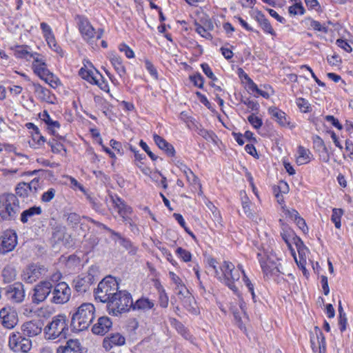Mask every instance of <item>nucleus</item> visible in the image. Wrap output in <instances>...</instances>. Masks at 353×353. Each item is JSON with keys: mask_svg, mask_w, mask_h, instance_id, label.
Returning <instances> with one entry per match:
<instances>
[{"mask_svg": "<svg viewBox=\"0 0 353 353\" xmlns=\"http://www.w3.org/2000/svg\"><path fill=\"white\" fill-rule=\"evenodd\" d=\"M176 253L183 261L188 262L191 261L192 254L189 251L179 247L176 249Z\"/></svg>", "mask_w": 353, "mask_h": 353, "instance_id": "obj_51", "label": "nucleus"}, {"mask_svg": "<svg viewBox=\"0 0 353 353\" xmlns=\"http://www.w3.org/2000/svg\"><path fill=\"white\" fill-rule=\"evenodd\" d=\"M85 196L94 210L97 212H102L103 211V204L97 197L88 193H85Z\"/></svg>", "mask_w": 353, "mask_h": 353, "instance_id": "obj_37", "label": "nucleus"}, {"mask_svg": "<svg viewBox=\"0 0 353 353\" xmlns=\"http://www.w3.org/2000/svg\"><path fill=\"white\" fill-rule=\"evenodd\" d=\"M119 50L121 52H123L128 59H132L134 57L133 50L125 43H121L119 46Z\"/></svg>", "mask_w": 353, "mask_h": 353, "instance_id": "obj_62", "label": "nucleus"}, {"mask_svg": "<svg viewBox=\"0 0 353 353\" xmlns=\"http://www.w3.org/2000/svg\"><path fill=\"white\" fill-rule=\"evenodd\" d=\"M339 329L341 332H343L346 329L347 325V317L343 310H339Z\"/></svg>", "mask_w": 353, "mask_h": 353, "instance_id": "obj_63", "label": "nucleus"}, {"mask_svg": "<svg viewBox=\"0 0 353 353\" xmlns=\"http://www.w3.org/2000/svg\"><path fill=\"white\" fill-rule=\"evenodd\" d=\"M41 119L47 124L48 132L52 135L55 136L57 130L60 128V123L57 121H53L48 112L44 110L42 114H40Z\"/></svg>", "mask_w": 353, "mask_h": 353, "instance_id": "obj_31", "label": "nucleus"}, {"mask_svg": "<svg viewBox=\"0 0 353 353\" xmlns=\"http://www.w3.org/2000/svg\"><path fill=\"white\" fill-rule=\"evenodd\" d=\"M314 331L319 343V348L321 352V349L323 350L325 349V339L322 332L317 327H315Z\"/></svg>", "mask_w": 353, "mask_h": 353, "instance_id": "obj_49", "label": "nucleus"}, {"mask_svg": "<svg viewBox=\"0 0 353 353\" xmlns=\"http://www.w3.org/2000/svg\"><path fill=\"white\" fill-rule=\"evenodd\" d=\"M17 245V236L15 233H5L0 242V252L6 253L12 251Z\"/></svg>", "mask_w": 353, "mask_h": 353, "instance_id": "obj_22", "label": "nucleus"}, {"mask_svg": "<svg viewBox=\"0 0 353 353\" xmlns=\"http://www.w3.org/2000/svg\"><path fill=\"white\" fill-rule=\"evenodd\" d=\"M170 324L177 330V332L181 334L185 339H188L190 337V333L181 322L173 318L170 319Z\"/></svg>", "mask_w": 353, "mask_h": 353, "instance_id": "obj_39", "label": "nucleus"}, {"mask_svg": "<svg viewBox=\"0 0 353 353\" xmlns=\"http://www.w3.org/2000/svg\"><path fill=\"white\" fill-rule=\"evenodd\" d=\"M240 196L241 199V205L244 214L249 219H254L255 217V214L254 211L251 209L252 203L249 198L248 197L245 192L241 191L240 192Z\"/></svg>", "mask_w": 353, "mask_h": 353, "instance_id": "obj_32", "label": "nucleus"}, {"mask_svg": "<svg viewBox=\"0 0 353 353\" xmlns=\"http://www.w3.org/2000/svg\"><path fill=\"white\" fill-rule=\"evenodd\" d=\"M153 139L159 148L163 150L168 157H174L175 155L174 146L171 143H168L165 139L157 134H154L153 135Z\"/></svg>", "mask_w": 353, "mask_h": 353, "instance_id": "obj_29", "label": "nucleus"}, {"mask_svg": "<svg viewBox=\"0 0 353 353\" xmlns=\"http://www.w3.org/2000/svg\"><path fill=\"white\" fill-rule=\"evenodd\" d=\"M64 216L66 217L68 224L72 227L77 225L81 221V216L75 212L65 214Z\"/></svg>", "mask_w": 353, "mask_h": 353, "instance_id": "obj_45", "label": "nucleus"}, {"mask_svg": "<svg viewBox=\"0 0 353 353\" xmlns=\"http://www.w3.org/2000/svg\"><path fill=\"white\" fill-rule=\"evenodd\" d=\"M33 59L32 68L34 72L41 79L46 75L49 76L50 70L47 68V65L43 56L37 53Z\"/></svg>", "mask_w": 353, "mask_h": 353, "instance_id": "obj_23", "label": "nucleus"}, {"mask_svg": "<svg viewBox=\"0 0 353 353\" xmlns=\"http://www.w3.org/2000/svg\"><path fill=\"white\" fill-rule=\"evenodd\" d=\"M55 194L56 190L54 188H50L48 191L43 193L41 200L42 202L48 203L54 199Z\"/></svg>", "mask_w": 353, "mask_h": 353, "instance_id": "obj_56", "label": "nucleus"}, {"mask_svg": "<svg viewBox=\"0 0 353 353\" xmlns=\"http://www.w3.org/2000/svg\"><path fill=\"white\" fill-rule=\"evenodd\" d=\"M184 175L186 177L188 182L192 185H194L195 188H201V185L199 183V178L193 173L191 170L184 172Z\"/></svg>", "mask_w": 353, "mask_h": 353, "instance_id": "obj_44", "label": "nucleus"}, {"mask_svg": "<svg viewBox=\"0 0 353 353\" xmlns=\"http://www.w3.org/2000/svg\"><path fill=\"white\" fill-rule=\"evenodd\" d=\"M42 208L41 206L33 205L23 210L20 214L19 220L23 224L29 223L35 220V216L41 215Z\"/></svg>", "mask_w": 353, "mask_h": 353, "instance_id": "obj_25", "label": "nucleus"}, {"mask_svg": "<svg viewBox=\"0 0 353 353\" xmlns=\"http://www.w3.org/2000/svg\"><path fill=\"white\" fill-rule=\"evenodd\" d=\"M119 284L115 278L105 276L98 284L97 288L94 290L95 299L99 302L107 303L108 306L110 301L118 292Z\"/></svg>", "mask_w": 353, "mask_h": 353, "instance_id": "obj_3", "label": "nucleus"}, {"mask_svg": "<svg viewBox=\"0 0 353 353\" xmlns=\"http://www.w3.org/2000/svg\"><path fill=\"white\" fill-rule=\"evenodd\" d=\"M194 26L196 32L198 34H199L201 37L207 39H212V34L204 28V26L198 23H196Z\"/></svg>", "mask_w": 353, "mask_h": 353, "instance_id": "obj_53", "label": "nucleus"}, {"mask_svg": "<svg viewBox=\"0 0 353 353\" xmlns=\"http://www.w3.org/2000/svg\"><path fill=\"white\" fill-rule=\"evenodd\" d=\"M251 16L258 23L264 32L270 34L273 37L276 35L269 20L261 11L256 10L253 12Z\"/></svg>", "mask_w": 353, "mask_h": 353, "instance_id": "obj_19", "label": "nucleus"}, {"mask_svg": "<svg viewBox=\"0 0 353 353\" xmlns=\"http://www.w3.org/2000/svg\"><path fill=\"white\" fill-rule=\"evenodd\" d=\"M307 20L310 21V27L312 28L314 30L327 32V28L325 26H323L319 21H315L310 18H309Z\"/></svg>", "mask_w": 353, "mask_h": 353, "instance_id": "obj_61", "label": "nucleus"}, {"mask_svg": "<svg viewBox=\"0 0 353 353\" xmlns=\"http://www.w3.org/2000/svg\"><path fill=\"white\" fill-rule=\"evenodd\" d=\"M289 13L291 14L296 15L297 14H303L305 12V9L303 7L301 3H294V5L289 7L288 9Z\"/></svg>", "mask_w": 353, "mask_h": 353, "instance_id": "obj_58", "label": "nucleus"}, {"mask_svg": "<svg viewBox=\"0 0 353 353\" xmlns=\"http://www.w3.org/2000/svg\"><path fill=\"white\" fill-rule=\"evenodd\" d=\"M94 277L90 273L82 274L73 281L74 289L79 292H85L94 283Z\"/></svg>", "mask_w": 353, "mask_h": 353, "instance_id": "obj_16", "label": "nucleus"}, {"mask_svg": "<svg viewBox=\"0 0 353 353\" xmlns=\"http://www.w3.org/2000/svg\"><path fill=\"white\" fill-rule=\"evenodd\" d=\"M133 301L131 294L125 291H119L113 297L108 309H131Z\"/></svg>", "mask_w": 353, "mask_h": 353, "instance_id": "obj_9", "label": "nucleus"}, {"mask_svg": "<svg viewBox=\"0 0 353 353\" xmlns=\"http://www.w3.org/2000/svg\"><path fill=\"white\" fill-rule=\"evenodd\" d=\"M94 318L92 310H77L72 315L71 325L76 332L83 331L88 328Z\"/></svg>", "mask_w": 353, "mask_h": 353, "instance_id": "obj_7", "label": "nucleus"}, {"mask_svg": "<svg viewBox=\"0 0 353 353\" xmlns=\"http://www.w3.org/2000/svg\"><path fill=\"white\" fill-rule=\"evenodd\" d=\"M110 61L119 77H124L126 73V70L124 65L123 64V61L121 57L117 54L112 53L110 55Z\"/></svg>", "mask_w": 353, "mask_h": 353, "instance_id": "obj_30", "label": "nucleus"}, {"mask_svg": "<svg viewBox=\"0 0 353 353\" xmlns=\"http://www.w3.org/2000/svg\"><path fill=\"white\" fill-rule=\"evenodd\" d=\"M68 334V325L65 316L58 315L53 318L43 329L44 337L47 340L65 339Z\"/></svg>", "mask_w": 353, "mask_h": 353, "instance_id": "obj_4", "label": "nucleus"}, {"mask_svg": "<svg viewBox=\"0 0 353 353\" xmlns=\"http://www.w3.org/2000/svg\"><path fill=\"white\" fill-rule=\"evenodd\" d=\"M343 215V210L341 209H338V208H334L332 210V217H331V219L332 221V222L334 223L335 225V227L336 228H341V216Z\"/></svg>", "mask_w": 353, "mask_h": 353, "instance_id": "obj_46", "label": "nucleus"}, {"mask_svg": "<svg viewBox=\"0 0 353 353\" xmlns=\"http://www.w3.org/2000/svg\"><path fill=\"white\" fill-rule=\"evenodd\" d=\"M281 236L283 240L287 244L288 248L292 251V244L294 243L296 245L298 251L299 252V249L301 246L303 245V243L302 240L296 235L295 232L292 229L288 226H285L282 228V232H281Z\"/></svg>", "mask_w": 353, "mask_h": 353, "instance_id": "obj_14", "label": "nucleus"}, {"mask_svg": "<svg viewBox=\"0 0 353 353\" xmlns=\"http://www.w3.org/2000/svg\"><path fill=\"white\" fill-rule=\"evenodd\" d=\"M5 292L8 299L14 303L22 302L25 296L23 285L20 283L8 286L5 288Z\"/></svg>", "mask_w": 353, "mask_h": 353, "instance_id": "obj_15", "label": "nucleus"}, {"mask_svg": "<svg viewBox=\"0 0 353 353\" xmlns=\"http://www.w3.org/2000/svg\"><path fill=\"white\" fill-rule=\"evenodd\" d=\"M16 271L14 268L7 265L6 266L1 272V276L5 283H10L15 280L16 279Z\"/></svg>", "mask_w": 353, "mask_h": 353, "instance_id": "obj_34", "label": "nucleus"}, {"mask_svg": "<svg viewBox=\"0 0 353 353\" xmlns=\"http://www.w3.org/2000/svg\"><path fill=\"white\" fill-rule=\"evenodd\" d=\"M48 145L50 147L53 153L58 154L61 150H65L63 145L54 139L49 140Z\"/></svg>", "mask_w": 353, "mask_h": 353, "instance_id": "obj_47", "label": "nucleus"}, {"mask_svg": "<svg viewBox=\"0 0 353 353\" xmlns=\"http://www.w3.org/2000/svg\"><path fill=\"white\" fill-rule=\"evenodd\" d=\"M125 343V339L117 332L108 335L103 340L102 346L105 351H110L114 346H121Z\"/></svg>", "mask_w": 353, "mask_h": 353, "instance_id": "obj_20", "label": "nucleus"}, {"mask_svg": "<svg viewBox=\"0 0 353 353\" xmlns=\"http://www.w3.org/2000/svg\"><path fill=\"white\" fill-rule=\"evenodd\" d=\"M39 187V179H34L30 183L21 182L18 183L15 188L14 196L19 198L23 205L26 203V199L34 197L37 192Z\"/></svg>", "mask_w": 353, "mask_h": 353, "instance_id": "obj_6", "label": "nucleus"}, {"mask_svg": "<svg viewBox=\"0 0 353 353\" xmlns=\"http://www.w3.org/2000/svg\"><path fill=\"white\" fill-rule=\"evenodd\" d=\"M242 103L247 105V107L250 109L252 111H254L258 112L259 111V104L256 101H251L248 99L246 100L242 101Z\"/></svg>", "mask_w": 353, "mask_h": 353, "instance_id": "obj_64", "label": "nucleus"}, {"mask_svg": "<svg viewBox=\"0 0 353 353\" xmlns=\"http://www.w3.org/2000/svg\"><path fill=\"white\" fill-rule=\"evenodd\" d=\"M52 301L57 304H63L68 302L71 295V290L68 285L65 282L57 284L52 292Z\"/></svg>", "mask_w": 353, "mask_h": 353, "instance_id": "obj_12", "label": "nucleus"}, {"mask_svg": "<svg viewBox=\"0 0 353 353\" xmlns=\"http://www.w3.org/2000/svg\"><path fill=\"white\" fill-rule=\"evenodd\" d=\"M154 305V303L149 299L142 297L133 303L131 309H152Z\"/></svg>", "mask_w": 353, "mask_h": 353, "instance_id": "obj_36", "label": "nucleus"}, {"mask_svg": "<svg viewBox=\"0 0 353 353\" xmlns=\"http://www.w3.org/2000/svg\"><path fill=\"white\" fill-rule=\"evenodd\" d=\"M14 51V55L17 59H23L26 61H30V59H33L37 54V52H33L31 51V48L27 45L15 46L12 48Z\"/></svg>", "mask_w": 353, "mask_h": 353, "instance_id": "obj_27", "label": "nucleus"}, {"mask_svg": "<svg viewBox=\"0 0 353 353\" xmlns=\"http://www.w3.org/2000/svg\"><path fill=\"white\" fill-rule=\"evenodd\" d=\"M234 317L236 321L238 326L241 330H245V326L243 325L245 320H248V316L245 310H234L233 312Z\"/></svg>", "mask_w": 353, "mask_h": 353, "instance_id": "obj_38", "label": "nucleus"}, {"mask_svg": "<svg viewBox=\"0 0 353 353\" xmlns=\"http://www.w3.org/2000/svg\"><path fill=\"white\" fill-rule=\"evenodd\" d=\"M96 71L94 72L92 70H88L85 67L81 68L79 71V76L86 80L88 82H89L91 84H93L95 79L98 76L96 74Z\"/></svg>", "mask_w": 353, "mask_h": 353, "instance_id": "obj_35", "label": "nucleus"}, {"mask_svg": "<svg viewBox=\"0 0 353 353\" xmlns=\"http://www.w3.org/2000/svg\"><path fill=\"white\" fill-rule=\"evenodd\" d=\"M46 272L43 265L30 264L23 271L22 280L27 283H32L37 281Z\"/></svg>", "mask_w": 353, "mask_h": 353, "instance_id": "obj_10", "label": "nucleus"}, {"mask_svg": "<svg viewBox=\"0 0 353 353\" xmlns=\"http://www.w3.org/2000/svg\"><path fill=\"white\" fill-rule=\"evenodd\" d=\"M190 79L193 84L199 88H202L204 83V79L200 73H196L190 77Z\"/></svg>", "mask_w": 353, "mask_h": 353, "instance_id": "obj_57", "label": "nucleus"}, {"mask_svg": "<svg viewBox=\"0 0 353 353\" xmlns=\"http://www.w3.org/2000/svg\"><path fill=\"white\" fill-rule=\"evenodd\" d=\"M75 21L83 39L89 44L92 45L96 40L102 37L103 30L99 28L96 30L86 17L77 14Z\"/></svg>", "mask_w": 353, "mask_h": 353, "instance_id": "obj_5", "label": "nucleus"}, {"mask_svg": "<svg viewBox=\"0 0 353 353\" xmlns=\"http://www.w3.org/2000/svg\"><path fill=\"white\" fill-rule=\"evenodd\" d=\"M249 89L252 92H256L259 95L265 99H268L270 97V94L267 92L260 90L257 85L251 79H249Z\"/></svg>", "mask_w": 353, "mask_h": 353, "instance_id": "obj_48", "label": "nucleus"}, {"mask_svg": "<svg viewBox=\"0 0 353 353\" xmlns=\"http://www.w3.org/2000/svg\"><path fill=\"white\" fill-rule=\"evenodd\" d=\"M243 281L246 287L248 288L249 292L251 293L253 301L254 303H256V295L254 291V285L252 283L251 281L248 279V277L245 275V273H244V274L243 275Z\"/></svg>", "mask_w": 353, "mask_h": 353, "instance_id": "obj_59", "label": "nucleus"}, {"mask_svg": "<svg viewBox=\"0 0 353 353\" xmlns=\"http://www.w3.org/2000/svg\"><path fill=\"white\" fill-rule=\"evenodd\" d=\"M249 123L253 126L254 128L258 130L263 125V121L259 117L254 115V114H250L248 117Z\"/></svg>", "mask_w": 353, "mask_h": 353, "instance_id": "obj_55", "label": "nucleus"}, {"mask_svg": "<svg viewBox=\"0 0 353 353\" xmlns=\"http://www.w3.org/2000/svg\"><path fill=\"white\" fill-rule=\"evenodd\" d=\"M34 92L38 94L39 98L43 101H48L50 90L39 83H34Z\"/></svg>", "mask_w": 353, "mask_h": 353, "instance_id": "obj_41", "label": "nucleus"}, {"mask_svg": "<svg viewBox=\"0 0 353 353\" xmlns=\"http://www.w3.org/2000/svg\"><path fill=\"white\" fill-rule=\"evenodd\" d=\"M0 319L3 326L7 329L13 328L19 321L16 310H0Z\"/></svg>", "mask_w": 353, "mask_h": 353, "instance_id": "obj_21", "label": "nucleus"}, {"mask_svg": "<svg viewBox=\"0 0 353 353\" xmlns=\"http://www.w3.org/2000/svg\"><path fill=\"white\" fill-rule=\"evenodd\" d=\"M297 154L296 163L299 165L306 164L310 161L312 154L308 149L299 145L298 147Z\"/></svg>", "mask_w": 353, "mask_h": 353, "instance_id": "obj_33", "label": "nucleus"}, {"mask_svg": "<svg viewBox=\"0 0 353 353\" xmlns=\"http://www.w3.org/2000/svg\"><path fill=\"white\" fill-rule=\"evenodd\" d=\"M112 323L110 318L101 316L92 327V332L97 335H105L112 327Z\"/></svg>", "mask_w": 353, "mask_h": 353, "instance_id": "obj_24", "label": "nucleus"}, {"mask_svg": "<svg viewBox=\"0 0 353 353\" xmlns=\"http://www.w3.org/2000/svg\"><path fill=\"white\" fill-rule=\"evenodd\" d=\"M257 256L261 264L262 270L265 276H272L279 272L280 263H278V259L273 254L263 256L258 253Z\"/></svg>", "mask_w": 353, "mask_h": 353, "instance_id": "obj_8", "label": "nucleus"}, {"mask_svg": "<svg viewBox=\"0 0 353 353\" xmlns=\"http://www.w3.org/2000/svg\"><path fill=\"white\" fill-rule=\"evenodd\" d=\"M96 74L98 77L96 78L93 84L98 85V87L103 91L109 92L110 90L108 82L98 71H96Z\"/></svg>", "mask_w": 353, "mask_h": 353, "instance_id": "obj_43", "label": "nucleus"}, {"mask_svg": "<svg viewBox=\"0 0 353 353\" xmlns=\"http://www.w3.org/2000/svg\"><path fill=\"white\" fill-rule=\"evenodd\" d=\"M41 79L44 80L51 87L56 88L60 84V81L57 77H56L52 72H50V75L42 77Z\"/></svg>", "mask_w": 353, "mask_h": 353, "instance_id": "obj_54", "label": "nucleus"}, {"mask_svg": "<svg viewBox=\"0 0 353 353\" xmlns=\"http://www.w3.org/2000/svg\"><path fill=\"white\" fill-rule=\"evenodd\" d=\"M159 302L160 307L165 308L168 305V296L166 294L165 290L162 288L159 290Z\"/></svg>", "mask_w": 353, "mask_h": 353, "instance_id": "obj_52", "label": "nucleus"}, {"mask_svg": "<svg viewBox=\"0 0 353 353\" xmlns=\"http://www.w3.org/2000/svg\"><path fill=\"white\" fill-rule=\"evenodd\" d=\"M48 46L51 50L60 54L61 57L63 56V50L57 44L54 34L50 35L45 38Z\"/></svg>", "mask_w": 353, "mask_h": 353, "instance_id": "obj_42", "label": "nucleus"}, {"mask_svg": "<svg viewBox=\"0 0 353 353\" xmlns=\"http://www.w3.org/2000/svg\"><path fill=\"white\" fill-rule=\"evenodd\" d=\"M52 285L50 281H42L37 285L32 296V301L39 304L43 301L51 292Z\"/></svg>", "mask_w": 353, "mask_h": 353, "instance_id": "obj_13", "label": "nucleus"}, {"mask_svg": "<svg viewBox=\"0 0 353 353\" xmlns=\"http://www.w3.org/2000/svg\"><path fill=\"white\" fill-rule=\"evenodd\" d=\"M220 269L221 272L218 279L223 281L230 289L236 293L239 289L235 283L239 281L241 274L243 275L245 273L242 265H238L236 268L232 262L224 261Z\"/></svg>", "mask_w": 353, "mask_h": 353, "instance_id": "obj_2", "label": "nucleus"}, {"mask_svg": "<svg viewBox=\"0 0 353 353\" xmlns=\"http://www.w3.org/2000/svg\"><path fill=\"white\" fill-rule=\"evenodd\" d=\"M119 243L128 251L130 254L135 255L137 254L138 249L129 239L123 236L119 240Z\"/></svg>", "mask_w": 353, "mask_h": 353, "instance_id": "obj_40", "label": "nucleus"}, {"mask_svg": "<svg viewBox=\"0 0 353 353\" xmlns=\"http://www.w3.org/2000/svg\"><path fill=\"white\" fill-rule=\"evenodd\" d=\"M296 103L301 111L303 112H307L310 111V105L307 100L302 97H299L296 99Z\"/></svg>", "mask_w": 353, "mask_h": 353, "instance_id": "obj_50", "label": "nucleus"}, {"mask_svg": "<svg viewBox=\"0 0 353 353\" xmlns=\"http://www.w3.org/2000/svg\"><path fill=\"white\" fill-rule=\"evenodd\" d=\"M23 208V202L14 194L7 193L0 196V216L3 220L14 221Z\"/></svg>", "mask_w": 353, "mask_h": 353, "instance_id": "obj_1", "label": "nucleus"}, {"mask_svg": "<svg viewBox=\"0 0 353 353\" xmlns=\"http://www.w3.org/2000/svg\"><path fill=\"white\" fill-rule=\"evenodd\" d=\"M43 322L41 320H32L26 322L21 327L24 336L34 337L40 334L42 332Z\"/></svg>", "mask_w": 353, "mask_h": 353, "instance_id": "obj_17", "label": "nucleus"}, {"mask_svg": "<svg viewBox=\"0 0 353 353\" xmlns=\"http://www.w3.org/2000/svg\"><path fill=\"white\" fill-rule=\"evenodd\" d=\"M201 67L202 68V70L203 72H204V74L209 78L212 81H216L217 80V78L216 77V76L214 74L212 69L210 68V67L209 66V65L206 63H203L201 65Z\"/></svg>", "mask_w": 353, "mask_h": 353, "instance_id": "obj_60", "label": "nucleus"}, {"mask_svg": "<svg viewBox=\"0 0 353 353\" xmlns=\"http://www.w3.org/2000/svg\"><path fill=\"white\" fill-rule=\"evenodd\" d=\"M113 207L117 210L119 214H125V212H132V208L128 205L123 199L118 195H110Z\"/></svg>", "mask_w": 353, "mask_h": 353, "instance_id": "obj_28", "label": "nucleus"}, {"mask_svg": "<svg viewBox=\"0 0 353 353\" xmlns=\"http://www.w3.org/2000/svg\"><path fill=\"white\" fill-rule=\"evenodd\" d=\"M268 113L273 119L282 127H288L292 129L295 127L294 124L292 123L290 121V117L281 110L276 107H270L268 108Z\"/></svg>", "mask_w": 353, "mask_h": 353, "instance_id": "obj_18", "label": "nucleus"}, {"mask_svg": "<svg viewBox=\"0 0 353 353\" xmlns=\"http://www.w3.org/2000/svg\"><path fill=\"white\" fill-rule=\"evenodd\" d=\"M9 346L14 352H27L32 347V342L19 333H13L9 337Z\"/></svg>", "mask_w": 353, "mask_h": 353, "instance_id": "obj_11", "label": "nucleus"}, {"mask_svg": "<svg viewBox=\"0 0 353 353\" xmlns=\"http://www.w3.org/2000/svg\"><path fill=\"white\" fill-rule=\"evenodd\" d=\"M57 353H83L81 343L78 339H69L57 348Z\"/></svg>", "mask_w": 353, "mask_h": 353, "instance_id": "obj_26", "label": "nucleus"}]
</instances>
